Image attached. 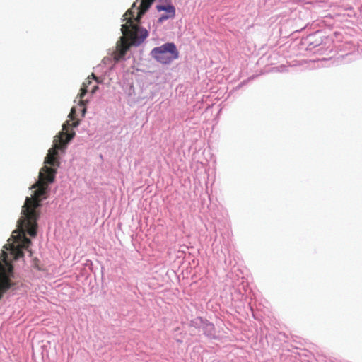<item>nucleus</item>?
Segmentation results:
<instances>
[{"label": "nucleus", "mask_w": 362, "mask_h": 362, "mask_svg": "<svg viewBox=\"0 0 362 362\" xmlns=\"http://www.w3.org/2000/svg\"><path fill=\"white\" fill-rule=\"evenodd\" d=\"M1 257L2 262H0V298L4 292L14 285L10 281V276L13 274V266L8 258V255L3 251Z\"/></svg>", "instance_id": "39448f33"}, {"label": "nucleus", "mask_w": 362, "mask_h": 362, "mask_svg": "<svg viewBox=\"0 0 362 362\" xmlns=\"http://www.w3.org/2000/svg\"><path fill=\"white\" fill-rule=\"evenodd\" d=\"M158 11H165L168 14L166 15H162L159 18V21L162 22L165 20H167L168 18H173L175 15V8L172 5H168V6H157Z\"/></svg>", "instance_id": "423d86ee"}, {"label": "nucleus", "mask_w": 362, "mask_h": 362, "mask_svg": "<svg viewBox=\"0 0 362 362\" xmlns=\"http://www.w3.org/2000/svg\"><path fill=\"white\" fill-rule=\"evenodd\" d=\"M91 79H94L97 81V83H99L98 78L95 76L94 74H91L90 76H89L86 81L83 83L82 87L81 88V93L78 94V97L80 99H82L84 95L86 94L88 91V86L91 83Z\"/></svg>", "instance_id": "0eeeda50"}, {"label": "nucleus", "mask_w": 362, "mask_h": 362, "mask_svg": "<svg viewBox=\"0 0 362 362\" xmlns=\"http://www.w3.org/2000/svg\"><path fill=\"white\" fill-rule=\"evenodd\" d=\"M75 114V110L74 108H72L71 110V112L69 115V117L71 119H74V115Z\"/></svg>", "instance_id": "6e6552de"}, {"label": "nucleus", "mask_w": 362, "mask_h": 362, "mask_svg": "<svg viewBox=\"0 0 362 362\" xmlns=\"http://www.w3.org/2000/svg\"><path fill=\"white\" fill-rule=\"evenodd\" d=\"M57 170L45 165L39 173V180L31 189H35L31 197L25 199L22 208L21 217L18 221V231L13 232V242L8 244L10 254L14 259L23 256V249L28 250L31 240L26 237L28 234L34 238L37 235V220L40 217L41 202L47 198L48 185L54 181ZM8 245L4 246L7 250Z\"/></svg>", "instance_id": "f257e3e1"}, {"label": "nucleus", "mask_w": 362, "mask_h": 362, "mask_svg": "<svg viewBox=\"0 0 362 362\" xmlns=\"http://www.w3.org/2000/svg\"><path fill=\"white\" fill-rule=\"evenodd\" d=\"M97 89H98V86H95L93 88V89L91 90V93H94L96 91V90H97Z\"/></svg>", "instance_id": "1a4fd4ad"}, {"label": "nucleus", "mask_w": 362, "mask_h": 362, "mask_svg": "<svg viewBox=\"0 0 362 362\" xmlns=\"http://www.w3.org/2000/svg\"><path fill=\"white\" fill-rule=\"evenodd\" d=\"M155 0H141L140 6L136 8L134 2L131 8L124 14L122 25V36L117 43L116 49H129L131 46L140 45L148 37V31L139 25L141 16L151 7Z\"/></svg>", "instance_id": "f03ea898"}, {"label": "nucleus", "mask_w": 362, "mask_h": 362, "mask_svg": "<svg viewBox=\"0 0 362 362\" xmlns=\"http://www.w3.org/2000/svg\"><path fill=\"white\" fill-rule=\"evenodd\" d=\"M78 120L73 122L71 124L69 121H66L62 126V131L54 139V145L52 148L48 151V153L45 157V163L52 167H59V161L58 160V150L66 147L68 142L74 138L75 132L70 127H76L78 125Z\"/></svg>", "instance_id": "7ed1b4c3"}, {"label": "nucleus", "mask_w": 362, "mask_h": 362, "mask_svg": "<svg viewBox=\"0 0 362 362\" xmlns=\"http://www.w3.org/2000/svg\"><path fill=\"white\" fill-rule=\"evenodd\" d=\"M151 54L157 62L164 64H168L179 57V51L173 42L154 47Z\"/></svg>", "instance_id": "20e7f679"}]
</instances>
